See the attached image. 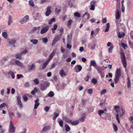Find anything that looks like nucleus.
<instances>
[{
  "label": "nucleus",
  "instance_id": "42",
  "mask_svg": "<svg viewBox=\"0 0 133 133\" xmlns=\"http://www.w3.org/2000/svg\"><path fill=\"white\" fill-rule=\"evenodd\" d=\"M2 35L6 39L7 38L8 35L7 32H3L2 34Z\"/></svg>",
  "mask_w": 133,
  "mask_h": 133
},
{
  "label": "nucleus",
  "instance_id": "63",
  "mask_svg": "<svg viewBox=\"0 0 133 133\" xmlns=\"http://www.w3.org/2000/svg\"><path fill=\"white\" fill-rule=\"evenodd\" d=\"M106 90L105 89H104L102 90L100 92V94L101 95H103L106 92Z\"/></svg>",
  "mask_w": 133,
  "mask_h": 133
},
{
  "label": "nucleus",
  "instance_id": "47",
  "mask_svg": "<svg viewBox=\"0 0 133 133\" xmlns=\"http://www.w3.org/2000/svg\"><path fill=\"white\" fill-rule=\"evenodd\" d=\"M2 126L0 125V133H4L5 131V130L4 129H2Z\"/></svg>",
  "mask_w": 133,
  "mask_h": 133
},
{
  "label": "nucleus",
  "instance_id": "11",
  "mask_svg": "<svg viewBox=\"0 0 133 133\" xmlns=\"http://www.w3.org/2000/svg\"><path fill=\"white\" fill-rule=\"evenodd\" d=\"M61 37L58 35L55 37L54 38L52 43V46L55 45L56 42L58 41L60 39Z\"/></svg>",
  "mask_w": 133,
  "mask_h": 133
},
{
  "label": "nucleus",
  "instance_id": "52",
  "mask_svg": "<svg viewBox=\"0 0 133 133\" xmlns=\"http://www.w3.org/2000/svg\"><path fill=\"white\" fill-rule=\"evenodd\" d=\"M97 81L96 79L95 78H92V79L91 82L93 84H95L97 83Z\"/></svg>",
  "mask_w": 133,
  "mask_h": 133
},
{
  "label": "nucleus",
  "instance_id": "1",
  "mask_svg": "<svg viewBox=\"0 0 133 133\" xmlns=\"http://www.w3.org/2000/svg\"><path fill=\"white\" fill-rule=\"evenodd\" d=\"M121 75V70L120 68L117 69L115 74V77L114 81L115 84H116L119 81V77Z\"/></svg>",
  "mask_w": 133,
  "mask_h": 133
},
{
  "label": "nucleus",
  "instance_id": "44",
  "mask_svg": "<svg viewBox=\"0 0 133 133\" xmlns=\"http://www.w3.org/2000/svg\"><path fill=\"white\" fill-rule=\"evenodd\" d=\"M120 8V5L119 3H118L116 6V10L117 11H120L119 9Z\"/></svg>",
  "mask_w": 133,
  "mask_h": 133
},
{
  "label": "nucleus",
  "instance_id": "9",
  "mask_svg": "<svg viewBox=\"0 0 133 133\" xmlns=\"http://www.w3.org/2000/svg\"><path fill=\"white\" fill-rule=\"evenodd\" d=\"M29 19V17L28 15H26L20 21V23L22 24H24L26 23Z\"/></svg>",
  "mask_w": 133,
  "mask_h": 133
},
{
  "label": "nucleus",
  "instance_id": "39",
  "mask_svg": "<svg viewBox=\"0 0 133 133\" xmlns=\"http://www.w3.org/2000/svg\"><path fill=\"white\" fill-rule=\"evenodd\" d=\"M54 116L53 117V120H55L58 116L59 114L56 112L54 113Z\"/></svg>",
  "mask_w": 133,
  "mask_h": 133
},
{
  "label": "nucleus",
  "instance_id": "37",
  "mask_svg": "<svg viewBox=\"0 0 133 133\" xmlns=\"http://www.w3.org/2000/svg\"><path fill=\"white\" fill-rule=\"evenodd\" d=\"M57 25L56 24H55L53 26V28H52L51 30L52 31V32L53 33H54V31L57 28Z\"/></svg>",
  "mask_w": 133,
  "mask_h": 133
},
{
  "label": "nucleus",
  "instance_id": "56",
  "mask_svg": "<svg viewBox=\"0 0 133 133\" xmlns=\"http://www.w3.org/2000/svg\"><path fill=\"white\" fill-rule=\"evenodd\" d=\"M74 15L75 16H76L78 17H80V14L77 12H75L74 14Z\"/></svg>",
  "mask_w": 133,
  "mask_h": 133
},
{
  "label": "nucleus",
  "instance_id": "43",
  "mask_svg": "<svg viewBox=\"0 0 133 133\" xmlns=\"http://www.w3.org/2000/svg\"><path fill=\"white\" fill-rule=\"evenodd\" d=\"M60 34L58 35L61 37V36L63 33V29L62 28L60 29L59 30Z\"/></svg>",
  "mask_w": 133,
  "mask_h": 133
},
{
  "label": "nucleus",
  "instance_id": "34",
  "mask_svg": "<svg viewBox=\"0 0 133 133\" xmlns=\"http://www.w3.org/2000/svg\"><path fill=\"white\" fill-rule=\"evenodd\" d=\"M42 40L43 42L46 44L48 42V38L46 37H43L42 39H40Z\"/></svg>",
  "mask_w": 133,
  "mask_h": 133
},
{
  "label": "nucleus",
  "instance_id": "16",
  "mask_svg": "<svg viewBox=\"0 0 133 133\" xmlns=\"http://www.w3.org/2000/svg\"><path fill=\"white\" fill-rule=\"evenodd\" d=\"M8 42L9 44L10 45H13L15 44L16 42V40L15 39H9L8 40Z\"/></svg>",
  "mask_w": 133,
  "mask_h": 133
},
{
  "label": "nucleus",
  "instance_id": "5",
  "mask_svg": "<svg viewBox=\"0 0 133 133\" xmlns=\"http://www.w3.org/2000/svg\"><path fill=\"white\" fill-rule=\"evenodd\" d=\"M15 127H14L12 121H10L9 129V132L10 133H14L15 132Z\"/></svg>",
  "mask_w": 133,
  "mask_h": 133
},
{
  "label": "nucleus",
  "instance_id": "38",
  "mask_svg": "<svg viewBox=\"0 0 133 133\" xmlns=\"http://www.w3.org/2000/svg\"><path fill=\"white\" fill-rule=\"evenodd\" d=\"M65 130L66 132L69 131L70 130V128L68 124H66L65 125Z\"/></svg>",
  "mask_w": 133,
  "mask_h": 133
},
{
  "label": "nucleus",
  "instance_id": "59",
  "mask_svg": "<svg viewBox=\"0 0 133 133\" xmlns=\"http://www.w3.org/2000/svg\"><path fill=\"white\" fill-rule=\"evenodd\" d=\"M119 108V106H115V109L116 113L118 112Z\"/></svg>",
  "mask_w": 133,
  "mask_h": 133
},
{
  "label": "nucleus",
  "instance_id": "10",
  "mask_svg": "<svg viewBox=\"0 0 133 133\" xmlns=\"http://www.w3.org/2000/svg\"><path fill=\"white\" fill-rule=\"evenodd\" d=\"M17 98L18 104V105L20 108V109H21L23 107V105L21 100V97L20 96H17Z\"/></svg>",
  "mask_w": 133,
  "mask_h": 133
},
{
  "label": "nucleus",
  "instance_id": "15",
  "mask_svg": "<svg viewBox=\"0 0 133 133\" xmlns=\"http://www.w3.org/2000/svg\"><path fill=\"white\" fill-rule=\"evenodd\" d=\"M15 64L18 66H20L22 67L25 68V66L23 64L18 60L15 61Z\"/></svg>",
  "mask_w": 133,
  "mask_h": 133
},
{
  "label": "nucleus",
  "instance_id": "29",
  "mask_svg": "<svg viewBox=\"0 0 133 133\" xmlns=\"http://www.w3.org/2000/svg\"><path fill=\"white\" fill-rule=\"evenodd\" d=\"M8 74L11 75L12 79H14L15 78V74L13 72L10 71L8 73Z\"/></svg>",
  "mask_w": 133,
  "mask_h": 133
},
{
  "label": "nucleus",
  "instance_id": "7",
  "mask_svg": "<svg viewBox=\"0 0 133 133\" xmlns=\"http://www.w3.org/2000/svg\"><path fill=\"white\" fill-rule=\"evenodd\" d=\"M82 69V66L79 65H76L74 68V70L75 72L78 73Z\"/></svg>",
  "mask_w": 133,
  "mask_h": 133
},
{
  "label": "nucleus",
  "instance_id": "48",
  "mask_svg": "<svg viewBox=\"0 0 133 133\" xmlns=\"http://www.w3.org/2000/svg\"><path fill=\"white\" fill-rule=\"evenodd\" d=\"M97 2L95 0L91 2L90 5H93L94 6L96 5Z\"/></svg>",
  "mask_w": 133,
  "mask_h": 133
},
{
  "label": "nucleus",
  "instance_id": "57",
  "mask_svg": "<svg viewBox=\"0 0 133 133\" xmlns=\"http://www.w3.org/2000/svg\"><path fill=\"white\" fill-rule=\"evenodd\" d=\"M6 105V104L5 103H4L0 105V108L2 109L5 107Z\"/></svg>",
  "mask_w": 133,
  "mask_h": 133
},
{
  "label": "nucleus",
  "instance_id": "58",
  "mask_svg": "<svg viewBox=\"0 0 133 133\" xmlns=\"http://www.w3.org/2000/svg\"><path fill=\"white\" fill-rule=\"evenodd\" d=\"M24 86L26 88H28L30 86V84L29 82H26L25 83Z\"/></svg>",
  "mask_w": 133,
  "mask_h": 133
},
{
  "label": "nucleus",
  "instance_id": "31",
  "mask_svg": "<svg viewBox=\"0 0 133 133\" xmlns=\"http://www.w3.org/2000/svg\"><path fill=\"white\" fill-rule=\"evenodd\" d=\"M50 128V127L49 126L45 127L43 128L42 130V131L44 132L46 131L49 130Z\"/></svg>",
  "mask_w": 133,
  "mask_h": 133
},
{
  "label": "nucleus",
  "instance_id": "22",
  "mask_svg": "<svg viewBox=\"0 0 133 133\" xmlns=\"http://www.w3.org/2000/svg\"><path fill=\"white\" fill-rule=\"evenodd\" d=\"M72 37V35L71 34H70L67 36V39L68 42L70 43L71 42Z\"/></svg>",
  "mask_w": 133,
  "mask_h": 133
},
{
  "label": "nucleus",
  "instance_id": "32",
  "mask_svg": "<svg viewBox=\"0 0 133 133\" xmlns=\"http://www.w3.org/2000/svg\"><path fill=\"white\" fill-rule=\"evenodd\" d=\"M120 11H117L116 13V18L117 19H119L120 15L119 13Z\"/></svg>",
  "mask_w": 133,
  "mask_h": 133
},
{
  "label": "nucleus",
  "instance_id": "54",
  "mask_svg": "<svg viewBox=\"0 0 133 133\" xmlns=\"http://www.w3.org/2000/svg\"><path fill=\"white\" fill-rule=\"evenodd\" d=\"M61 10L60 9H58L56 7L55 9V11L56 13L57 14H58L59 13L60 11H61Z\"/></svg>",
  "mask_w": 133,
  "mask_h": 133
},
{
  "label": "nucleus",
  "instance_id": "18",
  "mask_svg": "<svg viewBox=\"0 0 133 133\" xmlns=\"http://www.w3.org/2000/svg\"><path fill=\"white\" fill-rule=\"evenodd\" d=\"M91 66H93L95 68L97 66L95 60L91 61L90 62V67H91Z\"/></svg>",
  "mask_w": 133,
  "mask_h": 133
},
{
  "label": "nucleus",
  "instance_id": "28",
  "mask_svg": "<svg viewBox=\"0 0 133 133\" xmlns=\"http://www.w3.org/2000/svg\"><path fill=\"white\" fill-rule=\"evenodd\" d=\"M125 35V34L124 32H119L118 33V37L119 38H121L123 37Z\"/></svg>",
  "mask_w": 133,
  "mask_h": 133
},
{
  "label": "nucleus",
  "instance_id": "53",
  "mask_svg": "<svg viewBox=\"0 0 133 133\" xmlns=\"http://www.w3.org/2000/svg\"><path fill=\"white\" fill-rule=\"evenodd\" d=\"M34 83L36 85L38 84L39 82L38 79L37 78H36L34 80Z\"/></svg>",
  "mask_w": 133,
  "mask_h": 133
},
{
  "label": "nucleus",
  "instance_id": "4",
  "mask_svg": "<svg viewBox=\"0 0 133 133\" xmlns=\"http://www.w3.org/2000/svg\"><path fill=\"white\" fill-rule=\"evenodd\" d=\"M49 83L47 82H45L43 83H40V89L43 91L46 89L47 87L49 85Z\"/></svg>",
  "mask_w": 133,
  "mask_h": 133
},
{
  "label": "nucleus",
  "instance_id": "40",
  "mask_svg": "<svg viewBox=\"0 0 133 133\" xmlns=\"http://www.w3.org/2000/svg\"><path fill=\"white\" fill-rule=\"evenodd\" d=\"M37 92V89L35 87L34 88V90L31 92V94L32 95H34L36 92Z\"/></svg>",
  "mask_w": 133,
  "mask_h": 133
},
{
  "label": "nucleus",
  "instance_id": "46",
  "mask_svg": "<svg viewBox=\"0 0 133 133\" xmlns=\"http://www.w3.org/2000/svg\"><path fill=\"white\" fill-rule=\"evenodd\" d=\"M55 20V19L54 18H53L50 19L49 21V24H51L52 23V22H54Z\"/></svg>",
  "mask_w": 133,
  "mask_h": 133
},
{
  "label": "nucleus",
  "instance_id": "17",
  "mask_svg": "<svg viewBox=\"0 0 133 133\" xmlns=\"http://www.w3.org/2000/svg\"><path fill=\"white\" fill-rule=\"evenodd\" d=\"M55 54V52L54 51H53L52 53L49 55V58L47 60L49 62L54 56Z\"/></svg>",
  "mask_w": 133,
  "mask_h": 133
},
{
  "label": "nucleus",
  "instance_id": "33",
  "mask_svg": "<svg viewBox=\"0 0 133 133\" xmlns=\"http://www.w3.org/2000/svg\"><path fill=\"white\" fill-rule=\"evenodd\" d=\"M106 29L104 31L105 32H108L110 28V24L109 23H107L106 25Z\"/></svg>",
  "mask_w": 133,
  "mask_h": 133
},
{
  "label": "nucleus",
  "instance_id": "50",
  "mask_svg": "<svg viewBox=\"0 0 133 133\" xmlns=\"http://www.w3.org/2000/svg\"><path fill=\"white\" fill-rule=\"evenodd\" d=\"M87 101V100L86 99H82L81 101V105H84L85 104V103Z\"/></svg>",
  "mask_w": 133,
  "mask_h": 133
},
{
  "label": "nucleus",
  "instance_id": "12",
  "mask_svg": "<svg viewBox=\"0 0 133 133\" xmlns=\"http://www.w3.org/2000/svg\"><path fill=\"white\" fill-rule=\"evenodd\" d=\"M95 69L97 70L99 74H101V73L104 70L103 67L98 66Z\"/></svg>",
  "mask_w": 133,
  "mask_h": 133
},
{
  "label": "nucleus",
  "instance_id": "24",
  "mask_svg": "<svg viewBox=\"0 0 133 133\" xmlns=\"http://www.w3.org/2000/svg\"><path fill=\"white\" fill-rule=\"evenodd\" d=\"M30 42L34 45L37 44L38 42V40L36 39H33L30 40Z\"/></svg>",
  "mask_w": 133,
  "mask_h": 133
},
{
  "label": "nucleus",
  "instance_id": "35",
  "mask_svg": "<svg viewBox=\"0 0 133 133\" xmlns=\"http://www.w3.org/2000/svg\"><path fill=\"white\" fill-rule=\"evenodd\" d=\"M127 86L128 88H130L131 87L130 80L129 77H128L127 78Z\"/></svg>",
  "mask_w": 133,
  "mask_h": 133
},
{
  "label": "nucleus",
  "instance_id": "13",
  "mask_svg": "<svg viewBox=\"0 0 133 133\" xmlns=\"http://www.w3.org/2000/svg\"><path fill=\"white\" fill-rule=\"evenodd\" d=\"M51 7L50 6H48L46 8V11L45 12V15L46 16H48L51 13L50 10Z\"/></svg>",
  "mask_w": 133,
  "mask_h": 133
},
{
  "label": "nucleus",
  "instance_id": "3",
  "mask_svg": "<svg viewBox=\"0 0 133 133\" xmlns=\"http://www.w3.org/2000/svg\"><path fill=\"white\" fill-rule=\"evenodd\" d=\"M120 57L123 66L124 68H126L127 66V63L125 54L123 52H120Z\"/></svg>",
  "mask_w": 133,
  "mask_h": 133
},
{
  "label": "nucleus",
  "instance_id": "41",
  "mask_svg": "<svg viewBox=\"0 0 133 133\" xmlns=\"http://www.w3.org/2000/svg\"><path fill=\"white\" fill-rule=\"evenodd\" d=\"M112 125L114 131L116 132L118 130V128L117 126L114 123L112 124Z\"/></svg>",
  "mask_w": 133,
  "mask_h": 133
},
{
  "label": "nucleus",
  "instance_id": "19",
  "mask_svg": "<svg viewBox=\"0 0 133 133\" xmlns=\"http://www.w3.org/2000/svg\"><path fill=\"white\" fill-rule=\"evenodd\" d=\"M59 74L62 77H63V76H65L66 75V73L64 72L63 69H62L60 70Z\"/></svg>",
  "mask_w": 133,
  "mask_h": 133
},
{
  "label": "nucleus",
  "instance_id": "26",
  "mask_svg": "<svg viewBox=\"0 0 133 133\" xmlns=\"http://www.w3.org/2000/svg\"><path fill=\"white\" fill-rule=\"evenodd\" d=\"M49 62L47 60L46 61L44 62L42 66V69H45L47 65H48V64L49 63Z\"/></svg>",
  "mask_w": 133,
  "mask_h": 133
},
{
  "label": "nucleus",
  "instance_id": "61",
  "mask_svg": "<svg viewBox=\"0 0 133 133\" xmlns=\"http://www.w3.org/2000/svg\"><path fill=\"white\" fill-rule=\"evenodd\" d=\"M59 124L60 127H62L63 126V121L61 120L59 122Z\"/></svg>",
  "mask_w": 133,
  "mask_h": 133
},
{
  "label": "nucleus",
  "instance_id": "51",
  "mask_svg": "<svg viewBox=\"0 0 133 133\" xmlns=\"http://www.w3.org/2000/svg\"><path fill=\"white\" fill-rule=\"evenodd\" d=\"M48 95L49 97H52L54 95V93L52 91H50L48 93Z\"/></svg>",
  "mask_w": 133,
  "mask_h": 133
},
{
  "label": "nucleus",
  "instance_id": "6",
  "mask_svg": "<svg viewBox=\"0 0 133 133\" xmlns=\"http://www.w3.org/2000/svg\"><path fill=\"white\" fill-rule=\"evenodd\" d=\"M27 67L28 70L29 71H31L35 69V66L33 64L31 65L28 64Z\"/></svg>",
  "mask_w": 133,
  "mask_h": 133
},
{
  "label": "nucleus",
  "instance_id": "23",
  "mask_svg": "<svg viewBox=\"0 0 133 133\" xmlns=\"http://www.w3.org/2000/svg\"><path fill=\"white\" fill-rule=\"evenodd\" d=\"M85 114H83L82 115L81 117L79 118V120L82 122L84 121L85 118Z\"/></svg>",
  "mask_w": 133,
  "mask_h": 133
},
{
  "label": "nucleus",
  "instance_id": "14",
  "mask_svg": "<svg viewBox=\"0 0 133 133\" xmlns=\"http://www.w3.org/2000/svg\"><path fill=\"white\" fill-rule=\"evenodd\" d=\"M39 100V98L38 97H37L35 101V103L34 105V109H37L38 106L39 105V103L38 102Z\"/></svg>",
  "mask_w": 133,
  "mask_h": 133
},
{
  "label": "nucleus",
  "instance_id": "25",
  "mask_svg": "<svg viewBox=\"0 0 133 133\" xmlns=\"http://www.w3.org/2000/svg\"><path fill=\"white\" fill-rule=\"evenodd\" d=\"M85 17V19H88L89 18V15L87 12H86L83 16V17Z\"/></svg>",
  "mask_w": 133,
  "mask_h": 133
},
{
  "label": "nucleus",
  "instance_id": "21",
  "mask_svg": "<svg viewBox=\"0 0 133 133\" xmlns=\"http://www.w3.org/2000/svg\"><path fill=\"white\" fill-rule=\"evenodd\" d=\"M22 55L21 52L17 53L16 55V58L17 59H22Z\"/></svg>",
  "mask_w": 133,
  "mask_h": 133
},
{
  "label": "nucleus",
  "instance_id": "36",
  "mask_svg": "<svg viewBox=\"0 0 133 133\" xmlns=\"http://www.w3.org/2000/svg\"><path fill=\"white\" fill-rule=\"evenodd\" d=\"M114 48V46L112 45L108 50V51L109 53H111L112 52V50Z\"/></svg>",
  "mask_w": 133,
  "mask_h": 133
},
{
  "label": "nucleus",
  "instance_id": "60",
  "mask_svg": "<svg viewBox=\"0 0 133 133\" xmlns=\"http://www.w3.org/2000/svg\"><path fill=\"white\" fill-rule=\"evenodd\" d=\"M23 98L24 101L26 102L28 100V98L25 95H24L23 96Z\"/></svg>",
  "mask_w": 133,
  "mask_h": 133
},
{
  "label": "nucleus",
  "instance_id": "27",
  "mask_svg": "<svg viewBox=\"0 0 133 133\" xmlns=\"http://www.w3.org/2000/svg\"><path fill=\"white\" fill-rule=\"evenodd\" d=\"M12 17L11 16L9 15V17L8 21V25H10L11 24L12 22Z\"/></svg>",
  "mask_w": 133,
  "mask_h": 133
},
{
  "label": "nucleus",
  "instance_id": "45",
  "mask_svg": "<svg viewBox=\"0 0 133 133\" xmlns=\"http://www.w3.org/2000/svg\"><path fill=\"white\" fill-rule=\"evenodd\" d=\"M29 4L32 6V7H33L34 6V4L33 1L32 0H30L29 1Z\"/></svg>",
  "mask_w": 133,
  "mask_h": 133
},
{
  "label": "nucleus",
  "instance_id": "64",
  "mask_svg": "<svg viewBox=\"0 0 133 133\" xmlns=\"http://www.w3.org/2000/svg\"><path fill=\"white\" fill-rule=\"evenodd\" d=\"M90 76L88 75L85 78V80L86 81H88L90 78Z\"/></svg>",
  "mask_w": 133,
  "mask_h": 133
},
{
  "label": "nucleus",
  "instance_id": "49",
  "mask_svg": "<svg viewBox=\"0 0 133 133\" xmlns=\"http://www.w3.org/2000/svg\"><path fill=\"white\" fill-rule=\"evenodd\" d=\"M40 28V26H38V27H35L33 28V29H32V32H34L35 30L39 29Z\"/></svg>",
  "mask_w": 133,
  "mask_h": 133
},
{
  "label": "nucleus",
  "instance_id": "30",
  "mask_svg": "<svg viewBox=\"0 0 133 133\" xmlns=\"http://www.w3.org/2000/svg\"><path fill=\"white\" fill-rule=\"evenodd\" d=\"M79 122L78 120H76L75 121H72L71 123V124L73 125H77L78 124Z\"/></svg>",
  "mask_w": 133,
  "mask_h": 133
},
{
  "label": "nucleus",
  "instance_id": "55",
  "mask_svg": "<svg viewBox=\"0 0 133 133\" xmlns=\"http://www.w3.org/2000/svg\"><path fill=\"white\" fill-rule=\"evenodd\" d=\"M121 46L124 49H125L126 48H127V45L124 43H122L121 44Z\"/></svg>",
  "mask_w": 133,
  "mask_h": 133
},
{
  "label": "nucleus",
  "instance_id": "2",
  "mask_svg": "<svg viewBox=\"0 0 133 133\" xmlns=\"http://www.w3.org/2000/svg\"><path fill=\"white\" fill-rule=\"evenodd\" d=\"M97 45V40H94L89 43L88 47L89 49L93 50L95 49Z\"/></svg>",
  "mask_w": 133,
  "mask_h": 133
},
{
  "label": "nucleus",
  "instance_id": "20",
  "mask_svg": "<svg viewBox=\"0 0 133 133\" xmlns=\"http://www.w3.org/2000/svg\"><path fill=\"white\" fill-rule=\"evenodd\" d=\"M104 111H106V110L104 109L103 110H99L98 111V113L99 115L101 116L104 113ZM101 117L104 118V117L101 116Z\"/></svg>",
  "mask_w": 133,
  "mask_h": 133
},
{
  "label": "nucleus",
  "instance_id": "62",
  "mask_svg": "<svg viewBox=\"0 0 133 133\" xmlns=\"http://www.w3.org/2000/svg\"><path fill=\"white\" fill-rule=\"evenodd\" d=\"M92 92V90L91 89H89L88 90V94H91Z\"/></svg>",
  "mask_w": 133,
  "mask_h": 133
},
{
  "label": "nucleus",
  "instance_id": "8",
  "mask_svg": "<svg viewBox=\"0 0 133 133\" xmlns=\"http://www.w3.org/2000/svg\"><path fill=\"white\" fill-rule=\"evenodd\" d=\"M49 26H47L43 27L41 31V34H43L49 30Z\"/></svg>",
  "mask_w": 133,
  "mask_h": 133
}]
</instances>
